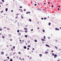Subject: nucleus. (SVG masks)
<instances>
[{"label":"nucleus","mask_w":61,"mask_h":61,"mask_svg":"<svg viewBox=\"0 0 61 61\" xmlns=\"http://www.w3.org/2000/svg\"><path fill=\"white\" fill-rule=\"evenodd\" d=\"M55 30H59V29H58V28H56L55 29Z\"/></svg>","instance_id":"f257e3e1"},{"label":"nucleus","mask_w":61,"mask_h":61,"mask_svg":"<svg viewBox=\"0 0 61 61\" xmlns=\"http://www.w3.org/2000/svg\"><path fill=\"white\" fill-rule=\"evenodd\" d=\"M18 36H20L21 35V33L20 32H19L18 33Z\"/></svg>","instance_id":"f03ea898"},{"label":"nucleus","mask_w":61,"mask_h":61,"mask_svg":"<svg viewBox=\"0 0 61 61\" xmlns=\"http://www.w3.org/2000/svg\"><path fill=\"white\" fill-rule=\"evenodd\" d=\"M54 58H56V57H57V55L56 54H55L54 55Z\"/></svg>","instance_id":"7ed1b4c3"},{"label":"nucleus","mask_w":61,"mask_h":61,"mask_svg":"<svg viewBox=\"0 0 61 61\" xmlns=\"http://www.w3.org/2000/svg\"><path fill=\"white\" fill-rule=\"evenodd\" d=\"M5 37L4 36H2V38H3V39H4V38H5Z\"/></svg>","instance_id":"20e7f679"},{"label":"nucleus","mask_w":61,"mask_h":61,"mask_svg":"<svg viewBox=\"0 0 61 61\" xmlns=\"http://www.w3.org/2000/svg\"><path fill=\"white\" fill-rule=\"evenodd\" d=\"M24 49H26V47L25 46H24Z\"/></svg>","instance_id":"39448f33"},{"label":"nucleus","mask_w":61,"mask_h":61,"mask_svg":"<svg viewBox=\"0 0 61 61\" xmlns=\"http://www.w3.org/2000/svg\"><path fill=\"white\" fill-rule=\"evenodd\" d=\"M27 47H31V46L30 45H28V46H27Z\"/></svg>","instance_id":"423d86ee"},{"label":"nucleus","mask_w":61,"mask_h":61,"mask_svg":"<svg viewBox=\"0 0 61 61\" xmlns=\"http://www.w3.org/2000/svg\"><path fill=\"white\" fill-rule=\"evenodd\" d=\"M41 40L42 41H45V40L43 39H41Z\"/></svg>","instance_id":"0eeeda50"},{"label":"nucleus","mask_w":61,"mask_h":61,"mask_svg":"<svg viewBox=\"0 0 61 61\" xmlns=\"http://www.w3.org/2000/svg\"><path fill=\"white\" fill-rule=\"evenodd\" d=\"M7 10H8V9L7 8H6V9H5V10L6 12H7Z\"/></svg>","instance_id":"6e6552de"},{"label":"nucleus","mask_w":61,"mask_h":61,"mask_svg":"<svg viewBox=\"0 0 61 61\" xmlns=\"http://www.w3.org/2000/svg\"><path fill=\"white\" fill-rule=\"evenodd\" d=\"M28 13H30V12H29V11L28 12H26V14H28Z\"/></svg>","instance_id":"1a4fd4ad"},{"label":"nucleus","mask_w":61,"mask_h":61,"mask_svg":"<svg viewBox=\"0 0 61 61\" xmlns=\"http://www.w3.org/2000/svg\"><path fill=\"white\" fill-rule=\"evenodd\" d=\"M1 54H4V52H2L1 53Z\"/></svg>","instance_id":"9d476101"},{"label":"nucleus","mask_w":61,"mask_h":61,"mask_svg":"<svg viewBox=\"0 0 61 61\" xmlns=\"http://www.w3.org/2000/svg\"><path fill=\"white\" fill-rule=\"evenodd\" d=\"M19 59H20V60H22V59L20 57H19Z\"/></svg>","instance_id":"9b49d317"},{"label":"nucleus","mask_w":61,"mask_h":61,"mask_svg":"<svg viewBox=\"0 0 61 61\" xmlns=\"http://www.w3.org/2000/svg\"><path fill=\"white\" fill-rule=\"evenodd\" d=\"M46 46H49V47H50V46H49L47 44L46 45Z\"/></svg>","instance_id":"f8f14e48"},{"label":"nucleus","mask_w":61,"mask_h":61,"mask_svg":"<svg viewBox=\"0 0 61 61\" xmlns=\"http://www.w3.org/2000/svg\"><path fill=\"white\" fill-rule=\"evenodd\" d=\"M27 30H25V33H27Z\"/></svg>","instance_id":"ddd939ff"},{"label":"nucleus","mask_w":61,"mask_h":61,"mask_svg":"<svg viewBox=\"0 0 61 61\" xmlns=\"http://www.w3.org/2000/svg\"><path fill=\"white\" fill-rule=\"evenodd\" d=\"M29 21H30V22H31V19H29Z\"/></svg>","instance_id":"4468645a"},{"label":"nucleus","mask_w":61,"mask_h":61,"mask_svg":"<svg viewBox=\"0 0 61 61\" xmlns=\"http://www.w3.org/2000/svg\"><path fill=\"white\" fill-rule=\"evenodd\" d=\"M27 42L28 43H30V41L29 40Z\"/></svg>","instance_id":"2eb2a0df"},{"label":"nucleus","mask_w":61,"mask_h":61,"mask_svg":"<svg viewBox=\"0 0 61 61\" xmlns=\"http://www.w3.org/2000/svg\"><path fill=\"white\" fill-rule=\"evenodd\" d=\"M35 42H37V40H35Z\"/></svg>","instance_id":"dca6fc26"},{"label":"nucleus","mask_w":61,"mask_h":61,"mask_svg":"<svg viewBox=\"0 0 61 61\" xmlns=\"http://www.w3.org/2000/svg\"><path fill=\"white\" fill-rule=\"evenodd\" d=\"M19 31H20L19 30H17V32H18V33H19Z\"/></svg>","instance_id":"f3484780"},{"label":"nucleus","mask_w":61,"mask_h":61,"mask_svg":"<svg viewBox=\"0 0 61 61\" xmlns=\"http://www.w3.org/2000/svg\"><path fill=\"white\" fill-rule=\"evenodd\" d=\"M1 1L3 2H5V1H4V0H1Z\"/></svg>","instance_id":"a211bd4d"},{"label":"nucleus","mask_w":61,"mask_h":61,"mask_svg":"<svg viewBox=\"0 0 61 61\" xmlns=\"http://www.w3.org/2000/svg\"><path fill=\"white\" fill-rule=\"evenodd\" d=\"M25 37H27V35H25Z\"/></svg>","instance_id":"6ab92c4d"},{"label":"nucleus","mask_w":61,"mask_h":61,"mask_svg":"<svg viewBox=\"0 0 61 61\" xmlns=\"http://www.w3.org/2000/svg\"><path fill=\"white\" fill-rule=\"evenodd\" d=\"M45 54H47V53H48V52L47 51H46V52H45Z\"/></svg>","instance_id":"aec40b11"},{"label":"nucleus","mask_w":61,"mask_h":61,"mask_svg":"<svg viewBox=\"0 0 61 61\" xmlns=\"http://www.w3.org/2000/svg\"><path fill=\"white\" fill-rule=\"evenodd\" d=\"M55 47L56 49H57V47L56 46H55Z\"/></svg>","instance_id":"412c9836"},{"label":"nucleus","mask_w":61,"mask_h":61,"mask_svg":"<svg viewBox=\"0 0 61 61\" xmlns=\"http://www.w3.org/2000/svg\"><path fill=\"white\" fill-rule=\"evenodd\" d=\"M10 61H13V59H11L10 60Z\"/></svg>","instance_id":"4be33fe9"},{"label":"nucleus","mask_w":61,"mask_h":61,"mask_svg":"<svg viewBox=\"0 0 61 61\" xmlns=\"http://www.w3.org/2000/svg\"><path fill=\"white\" fill-rule=\"evenodd\" d=\"M24 29H25V30H27V28H24Z\"/></svg>","instance_id":"5701e85b"},{"label":"nucleus","mask_w":61,"mask_h":61,"mask_svg":"<svg viewBox=\"0 0 61 61\" xmlns=\"http://www.w3.org/2000/svg\"><path fill=\"white\" fill-rule=\"evenodd\" d=\"M0 4H1V5H2V4H3V2H0Z\"/></svg>","instance_id":"b1692460"},{"label":"nucleus","mask_w":61,"mask_h":61,"mask_svg":"<svg viewBox=\"0 0 61 61\" xmlns=\"http://www.w3.org/2000/svg\"><path fill=\"white\" fill-rule=\"evenodd\" d=\"M43 32H45V31L44 30H42Z\"/></svg>","instance_id":"393cba45"},{"label":"nucleus","mask_w":61,"mask_h":61,"mask_svg":"<svg viewBox=\"0 0 61 61\" xmlns=\"http://www.w3.org/2000/svg\"><path fill=\"white\" fill-rule=\"evenodd\" d=\"M19 15V14H16V15L17 16V15Z\"/></svg>","instance_id":"a878e982"},{"label":"nucleus","mask_w":61,"mask_h":61,"mask_svg":"<svg viewBox=\"0 0 61 61\" xmlns=\"http://www.w3.org/2000/svg\"><path fill=\"white\" fill-rule=\"evenodd\" d=\"M51 24V23H49V25H50V24Z\"/></svg>","instance_id":"bb28decb"},{"label":"nucleus","mask_w":61,"mask_h":61,"mask_svg":"<svg viewBox=\"0 0 61 61\" xmlns=\"http://www.w3.org/2000/svg\"><path fill=\"white\" fill-rule=\"evenodd\" d=\"M7 58L8 59H9V57H7Z\"/></svg>","instance_id":"cd10ccee"},{"label":"nucleus","mask_w":61,"mask_h":61,"mask_svg":"<svg viewBox=\"0 0 61 61\" xmlns=\"http://www.w3.org/2000/svg\"><path fill=\"white\" fill-rule=\"evenodd\" d=\"M44 19L45 20H46V17L44 18Z\"/></svg>","instance_id":"c85d7f7f"},{"label":"nucleus","mask_w":61,"mask_h":61,"mask_svg":"<svg viewBox=\"0 0 61 61\" xmlns=\"http://www.w3.org/2000/svg\"><path fill=\"white\" fill-rule=\"evenodd\" d=\"M18 53L19 54H21V52H19Z\"/></svg>","instance_id":"c756f323"},{"label":"nucleus","mask_w":61,"mask_h":61,"mask_svg":"<svg viewBox=\"0 0 61 61\" xmlns=\"http://www.w3.org/2000/svg\"><path fill=\"white\" fill-rule=\"evenodd\" d=\"M45 36H44V39H46V38H45L46 37H45Z\"/></svg>","instance_id":"7c9ffc66"},{"label":"nucleus","mask_w":61,"mask_h":61,"mask_svg":"<svg viewBox=\"0 0 61 61\" xmlns=\"http://www.w3.org/2000/svg\"><path fill=\"white\" fill-rule=\"evenodd\" d=\"M16 54V53L15 52H14L13 53V55H15V54Z\"/></svg>","instance_id":"2f4dec72"},{"label":"nucleus","mask_w":61,"mask_h":61,"mask_svg":"<svg viewBox=\"0 0 61 61\" xmlns=\"http://www.w3.org/2000/svg\"><path fill=\"white\" fill-rule=\"evenodd\" d=\"M20 8H22V6L20 7Z\"/></svg>","instance_id":"473e14b6"},{"label":"nucleus","mask_w":61,"mask_h":61,"mask_svg":"<svg viewBox=\"0 0 61 61\" xmlns=\"http://www.w3.org/2000/svg\"><path fill=\"white\" fill-rule=\"evenodd\" d=\"M18 16H16V17H15V18L16 19V18H18Z\"/></svg>","instance_id":"72a5a7b5"},{"label":"nucleus","mask_w":61,"mask_h":61,"mask_svg":"<svg viewBox=\"0 0 61 61\" xmlns=\"http://www.w3.org/2000/svg\"><path fill=\"white\" fill-rule=\"evenodd\" d=\"M13 49H15V46H14L13 47Z\"/></svg>","instance_id":"f704fd0d"},{"label":"nucleus","mask_w":61,"mask_h":61,"mask_svg":"<svg viewBox=\"0 0 61 61\" xmlns=\"http://www.w3.org/2000/svg\"><path fill=\"white\" fill-rule=\"evenodd\" d=\"M22 42H23V43H24V40H23L22 41Z\"/></svg>","instance_id":"c9c22d12"},{"label":"nucleus","mask_w":61,"mask_h":61,"mask_svg":"<svg viewBox=\"0 0 61 61\" xmlns=\"http://www.w3.org/2000/svg\"><path fill=\"white\" fill-rule=\"evenodd\" d=\"M52 55H53V56H54V53H52Z\"/></svg>","instance_id":"e433bc0d"},{"label":"nucleus","mask_w":61,"mask_h":61,"mask_svg":"<svg viewBox=\"0 0 61 61\" xmlns=\"http://www.w3.org/2000/svg\"><path fill=\"white\" fill-rule=\"evenodd\" d=\"M10 41H12V39H11L10 40Z\"/></svg>","instance_id":"4c0bfd02"},{"label":"nucleus","mask_w":61,"mask_h":61,"mask_svg":"<svg viewBox=\"0 0 61 61\" xmlns=\"http://www.w3.org/2000/svg\"><path fill=\"white\" fill-rule=\"evenodd\" d=\"M39 55L40 56H42V55L41 54H40Z\"/></svg>","instance_id":"58836bf2"},{"label":"nucleus","mask_w":61,"mask_h":61,"mask_svg":"<svg viewBox=\"0 0 61 61\" xmlns=\"http://www.w3.org/2000/svg\"><path fill=\"white\" fill-rule=\"evenodd\" d=\"M35 50V49L34 48H32V50Z\"/></svg>","instance_id":"ea45409f"},{"label":"nucleus","mask_w":61,"mask_h":61,"mask_svg":"<svg viewBox=\"0 0 61 61\" xmlns=\"http://www.w3.org/2000/svg\"><path fill=\"white\" fill-rule=\"evenodd\" d=\"M4 28H5H5H6V27H4Z\"/></svg>","instance_id":"a19ab883"},{"label":"nucleus","mask_w":61,"mask_h":61,"mask_svg":"<svg viewBox=\"0 0 61 61\" xmlns=\"http://www.w3.org/2000/svg\"><path fill=\"white\" fill-rule=\"evenodd\" d=\"M27 50H29V48H27Z\"/></svg>","instance_id":"79ce46f5"},{"label":"nucleus","mask_w":61,"mask_h":61,"mask_svg":"<svg viewBox=\"0 0 61 61\" xmlns=\"http://www.w3.org/2000/svg\"><path fill=\"white\" fill-rule=\"evenodd\" d=\"M0 31H2V29H0Z\"/></svg>","instance_id":"37998d69"},{"label":"nucleus","mask_w":61,"mask_h":61,"mask_svg":"<svg viewBox=\"0 0 61 61\" xmlns=\"http://www.w3.org/2000/svg\"><path fill=\"white\" fill-rule=\"evenodd\" d=\"M53 6H54L53 5H52L51 6V7H52V8H53Z\"/></svg>","instance_id":"c03bdc74"},{"label":"nucleus","mask_w":61,"mask_h":61,"mask_svg":"<svg viewBox=\"0 0 61 61\" xmlns=\"http://www.w3.org/2000/svg\"><path fill=\"white\" fill-rule=\"evenodd\" d=\"M27 26H28V25H27L26 26H25L26 27H27Z\"/></svg>","instance_id":"a18cd8bd"},{"label":"nucleus","mask_w":61,"mask_h":61,"mask_svg":"<svg viewBox=\"0 0 61 61\" xmlns=\"http://www.w3.org/2000/svg\"><path fill=\"white\" fill-rule=\"evenodd\" d=\"M41 19H42V20H43V19H44L43 18H41Z\"/></svg>","instance_id":"49530a36"},{"label":"nucleus","mask_w":61,"mask_h":61,"mask_svg":"<svg viewBox=\"0 0 61 61\" xmlns=\"http://www.w3.org/2000/svg\"><path fill=\"white\" fill-rule=\"evenodd\" d=\"M0 12L1 13H2V12H3V11H1Z\"/></svg>","instance_id":"de8ad7c7"},{"label":"nucleus","mask_w":61,"mask_h":61,"mask_svg":"<svg viewBox=\"0 0 61 61\" xmlns=\"http://www.w3.org/2000/svg\"><path fill=\"white\" fill-rule=\"evenodd\" d=\"M38 9V10H41V9Z\"/></svg>","instance_id":"09e8293b"},{"label":"nucleus","mask_w":61,"mask_h":61,"mask_svg":"<svg viewBox=\"0 0 61 61\" xmlns=\"http://www.w3.org/2000/svg\"><path fill=\"white\" fill-rule=\"evenodd\" d=\"M57 61H60V60H57Z\"/></svg>","instance_id":"8fccbe9b"},{"label":"nucleus","mask_w":61,"mask_h":61,"mask_svg":"<svg viewBox=\"0 0 61 61\" xmlns=\"http://www.w3.org/2000/svg\"><path fill=\"white\" fill-rule=\"evenodd\" d=\"M34 5H35V6H36V4H35Z\"/></svg>","instance_id":"3c124183"},{"label":"nucleus","mask_w":61,"mask_h":61,"mask_svg":"<svg viewBox=\"0 0 61 61\" xmlns=\"http://www.w3.org/2000/svg\"><path fill=\"white\" fill-rule=\"evenodd\" d=\"M58 10H60V9H59V8H58Z\"/></svg>","instance_id":"603ef678"},{"label":"nucleus","mask_w":61,"mask_h":61,"mask_svg":"<svg viewBox=\"0 0 61 61\" xmlns=\"http://www.w3.org/2000/svg\"><path fill=\"white\" fill-rule=\"evenodd\" d=\"M56 42H57L58 41V40H56Z\"/></svg>","instance_id":"864d4df0"},{"label":"nucleus","mask_w":61,"mask_h":61,"mask_svg":"<svg viewBox=\"0 0 61 61\" xmlns=\"http://www.w3.org/2000/svg\"><path fill=\"white\" fill-rule=\"evenodd\" d=\"M48 3L49 4H50V2H48Z\"/></svg>","instance_id":"5fc2aeb1"},{"label":"nucleus","mask_w":61,"mask_h":61,"mask_svg":"<svg viewBox=\"0 0 61 61\" xmlns=\"http://www.w3.org/2000/svg\"><path fill=\"white\" fill-rule=\"evenodd\" d=\"M11 12H13V10H11Z\"/></svg>","instance_id":"6e6d98bb"},{"label":"nucleus","mask_w":61,"mask_h":61,"mask_svg":"<svg viewBox=\"0 0 61 61\" xmlns=\"http://www.w3.org/2000/svg\"><path fill=\"white\" fill-rule=\"evenodd\" d=\"M53 51H54L53 50L52 51H51V53H53Z\"/></svg>","instance_id":"4d7b16f0"},{"label":"nucleus","mask_w":61,"mask_h":61,"mask_svg":"<svg viewBox=\"0 0 61 61\" xmlns=\"http://www.w3.org/2000/svg\"><path fill=\"white\" fill-rule=\"evenodd\" d=\"M33 30V29H32L31 30V31H32Z\"/></svg>","instance_id":"13d9d810"},{"label":"nucleus","mask_w":61,"mask_h":61,"mask_svg":"<svg viewBox=\"0 0 61 61\" xmlns=\"http://www.w3.org/2000/svg\"><path fill=\"white\" fill-rule=\"evenodd\" d=\"M24 11H26V10H25V9H24Z\"/></svg>","instance_id":"bf43d9fd"},{"label":"nucleus","mask_w":61,"mask_h":61,"mask_svg":"<svg viewBox=\"0 0 61 61\" xmlns=\"http://www.w3.org/2000/svg\"><path fill=\"white\" fill-rule=\"evenodd\" d=\"M7 30H9V29L8 28H7Z\"/></svg>","instance_id":"052dcab7"},{"label":"nucleus","mask_w":61,"mask_h":61,"mask_svg":"<svg viewBox=\"0 0 61 61\" xmlns=\"http://www.w3.org/2000/svg\"><path fill=\"white\" fill-rule=\"evenodd\" d=\"M8 5V4H7L6 5Z\"/></svg>","instance_id":"680f3d73"},{"label":"nucleus","mask_w":61,"mask_h":61,"mask_svg":"<svg viewBox=\"0 0 61 61\" xmlns=\"http://www.w3.org/2000/svg\"><path fill=\"white\" fill-rule=\"evenodd\" d=\"M48 39H50V37H48Z\"/></svg>","instance_id":"e2e57ef3"},{"label":"nucleus","mask_w":61,"mask_h":61,"mask_svg":"<svg viewBox=\"0 0 61 61\" xmlns=\"http://www.w3.org/2000/svg\"><path fill=\"white\" fill-rule=\"evenodd\" d=\"M39 29V27H38V29Z\"/></svg>","instance_id":"0e129e2a"},{"label":"nucleus","mask_w":61,"mask_h":61,"mask_svg":"<svg viewBox=\"0 0 61 61\" xmlns=\"http://www.w3.org/2000/svg\"><path fill=\"white\" fill-rule=\"evenodd\" d=\"M20 42H21V40H20Z\"/></svg>","instance_id":"69168bd1"},{"label":"nucleus","mask_w":61,"mask_h":61,"mask_svg":"<svg viewBox=\"0 0 61 61\" xmlns=\"http://www.w3.org/2000/svg\"><path fill=\"white\" fill-rule=\"evenodd\" d=\"M60 7V6L59 5V7Z\"/></svg>","instance_id":"338daca9"},{"label":"nucleus","mask_w":61,"mask_h":61,"mask_svg":"<svg viewBox=\"0 0 61 61\" xmlns=\"http://www.w3.org/2000/svg\"><path fill=\"white\" fill-rule=\"evenodd\" d=\"M30 59H31V58H30Z\"/></svg>","instance_id":"774afa93"}]
</instances>
